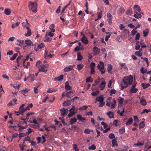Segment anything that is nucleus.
<instances>
[{
    "instance_id": "nucleus-26",
    "label": "nucleus",
    "mask_w": 151,
    "mask_h": 151,
    "mask_svg": "<svg viewBox=\"0 0 151 151\" xmlns=\"http://www.w3.org/2000/svg\"><path fill=\"white\" fill-rule=\"evenodd\" d=\"M70 113L68 114V116L69 117H70L74 115L76 113H77V111H72V110H70Z\"/></svg>"
},
{
    "instance_id": "nucleus-13",
    "label": "nucleus",
    "mask_w": 151,
    "mask_h": 151,
    "mask_svg": "<svg viewBox=\"0 0 151 151\" xmlns=\"http://www.w3.org/2000/svg\"><path fill=\"white\" fill-rule=\"evenodd\" d=\"M107 17H108L107 21L109 23L111 24L112 23V16L111 14L109 12L107 13Z\"/></svg>"
},
{
    "instance_id": "nucleus-33",
    "label": "nucleus",
    "mask_w": 151,
    "mask_h": 151,
    "mask_svg": "<svg viewBox=\"0 0 151 151\" xmlns=\"http://www.w3.org/2000/svg\"><path fill=\"white\" fill-rule=\"evenodd\" d=\"M11 10L9 9H5L4 12L6 15H9L11 14Z\"/></svg>"
},
{
    "instance_id": "nucleus-9",
    "label": "nucleus",
    "mask_w": 151,
    "mask_h": 151,
    "mask_svg": "<svg viewBox=\"0 0 151 151\" xmlns=\"http://www.w3.org/2000/svg\"><path fill=\"white\" fill-rule=\"evenodd\" d=\"M101 79L102 80V81L101 82L99 87L101 90H102L104 88L106 83L104 78H101Z\"/></svg>"
},
{
    "instance_id": "nucleus-27",
    "label": "nucleus",
    "mask_w": 151,
    "mask_h": 151,
    "mask_svg": "<svg viewBox=\"0 0 151 151\" xmlns=\"http://www.w3.org/2000/svg\"><path fill=\"white\" fill-rule=\"evenodd\" d=\"M65 88L67 90H70L72 89V87L69 85L68 81H66L65 83Z\"/></svg>"
},
{
    "instance_id": "nucleus-15",
    "label": "nucleus",
    "mask_w": 151,
    "mask_h": 151,
    "mask_svg": "<svg viewBox=\"0 0 151 151\" xmlns=\"http://www.w3.org/2000/svg\"><path fill=\"white\" fill-rule=\"evenodd\" d=\"M47 35V32H46L45 37V39L44 41L45 42H51L52 40V38H50Z\"/></svg>"
},
{
    "instance_id": "nucleus-30",
    "label": "nucleus",
    "mask_w": 151,
    "mask_h": 151,
    "mask_svg": "<svg viewBox=\"0 0 151 151\" xmlns=\"http://www.w3.org/2000/svg\"><path fill=\"white\" fill-rule=\"evenodd\" d=\"M17 99H13L12 100L10 101L9 103L8 104V106L9 105L12 106L13 105H14L16 104V102H17Z\"/></svg>"
},
{
    "instance_id": "nucleus-56",
    "label": "nucleus",
    "mask_w": 151,
    "mask_h": 151,
    "mask_svg": "<svg viewBox=\"0 0 151 151\" xmlns=\"http://www.w3.org/2000/svg\"><path fill=\"white\" fill-rule=\"evenodd\" d=\"M87 108L88 106H87L85 105L80 107V108L78 109V110L81 111H82L86 109Z\"/></svg>"
},
{
    "instance_id": "nucleus-2",
    "label": "nucleus",
    "mask_w": 151,
    "mask_h": 151,
    "mask_svg": "<svg viewBox=\"0 0 151 151\" xmlns=\"http://www.w3.org/2000/svg\"><path fill=\"white\" fill-rule=\"evenodd\" d=\"M28 8L29 11L36 13L37 11V4L36 2L29 1V2Z\"/></svg>"
},
{
    "instance_id": "nucleus-17",
    "label": "nucleus",
    "mask_w": 151,
    "mask_h": 151,
    "mask_svg": "<svg viewBox=\"0 0 151 151\" xmlns=\"http://www.w3.org/2000/svg\"><path fill=\"white\" fill-rule=\"evenodd\" d=\"M25 42L27 45L28 46H34L32 42L30 40H26L25 41Z\"/></svg>"
},
{
    "instance_id": "nucleus-57",
    "label": "nucleus",
    "mask_w": 151,
    "mask_h": 151,
    "mask_svg": "<svg viewBox=\"0 0 151 151\" xmlns=\"http://www.w3.org/2000/svg\"><path fill=\"white\" fill-rule=\"evenodd\" d=\"M73 149L75 151H79V150L78 147H77V145L76 144H73Z\"/></svg>"
},
{
    "instance_id": "nucleus-58",
    "label": "nucleus",
    "mask_w": 151,
    "mask_h": 151,
    "mask_svg": "<svg viewBox=\"0 0 151 151\" xmlns=\"http://www.w3.org/2000/svg\"><path fill=\"white\" fill-rule=\"evenodd\" d=\"M96 66L95 63H94L91 62L90 65L91 69H94Z\"/></svg>"
},
{
    "instance_id": "nucleus-38",
    "label": "nucleus",
    "mask_w": 151,
    "mask_h": 151,
    "mask_svg": "<svg viewBox=\"0 0 151 151\" xmlns=\"http://www.w3.org/2000/svg\"><path fill=\"white\" fill-rule=\"evenodd\" d=\"M27 33L25 34V35L26 36H29L31 35V30L29 28H28V29H27Z\"/></svg>"
},
{
    "instance_id": "nucleus-51",
    "label": "nucleus",
    "mask_w": 151,
    "mask_h": 151,
    "mask_svg": "<svg viewBox=\"0 0 151 151\" xmlns=\"http://www.w3.org/2000/svg\"><path fill=\"white\" fill-rule=\"evenodd\" d=\"M145 126V124L144 122H140L139 126L140 129L144 128Z\"/></svg>"
},
{
    "instance_id": "nucleus-52",
    "label": "nucleus",
    "mask_w": 151,
    "mask_h": 151,
    "mask_svg": "<svg viewBox=\"0 0 151 151\" xmlns=\"http://www.w3.org/2000/svg\"><path fill=\"white\" fill-rule=\"evenodd\" d=\"M119 132L120 134H122L125 132V128L123 127L119 129Z\"/></svg>"
},
{
    "instance_id": "nucleus-6",
    "label": "nucleus",
    "mask_w": 151,
    "mask_h": 151,
    "mask_svg": "<svg viewBox=\"0 0 151 151\" xmlns=\"http://www.w3.org/2000/svg\"><path fill=\"white\" fill-rule=\"evenodd\" d=\"M119 27L121 30L124 29V31L123 32V34H125L124 37L125 38H127V35L129 34V31L125 29V27L123 25V24H120L119 26Z\"/></svg>"
},
{
    "instance_id": "nucleus-10",
    "label": "nucleus",
    "mask_w": 151,
    "mask_h": 151,
    "mask_svg": "<svg viewBox=\"0 0 151 151\" xmlns=\"http://www.w3.org/2000/svg\"><path fill=\"white\" fill-rule=\"evenodd\" d=\"M81 40L83 43L85 45H87L88 43V40L85 35H83V36L81 39Z\"/></svg>"
},
{
    "instance_id": "nucleus-23",
    "label": "nucleus",
    "mask_w": 151,
    "mask_h": 151,
    "mask_svg": "<svg viewBox=\"0 0 151 151\" xmlns=\"http://www.w3.org/2000/svg\"><path fill=\"white\" fill-rule=\"evenodd\" d=\"M106 114L110 119H112L114 117V113L112 111H109L108 112L106 113Z\"/></svg>"
},
{
    "instance_id": "nucleus-25",
    "label": "nucleus",
    "mask_w": 151,
    "mask_h": 151,
    "mask_svg": "<svg viewBox=\"0 0 151 151\" xmlns=\"http://www.w3.org/2000/svg\"><path fill=\"white\" fill-rule=\"evenodd\" d=\"M24 43V41L23 40H17V41L16 42V44L20 46L21 45L23 44Z\"/></svg>"
},
{
    "instance_id": "nucleus-64",
    "label": "nucleus",
    "mask_w": 151,
    "mask_h": 151,
    "mask_svg": "<svg viewBox=\"0 0 151 151\" xmlns=\"http://www.w3.org/2000/svg\"><path fill=\"white\" fill-rule=\"evenodd\" d=\"M109 137L110 139H114L115 137V136L114 134L111 133L109 134Z\"/></svg>"
},
{
    "instance_id": "nucleus-7",
    "label": "nucleus",
    "mask_w": 151,
    "mask_h": 151,
    "mask_svg": "<svg viewBox=\"0 0 151 151\" xmlns=\"http://www.w3.org/2000/svg\"><path fill=\"white\" fill-rule=\"evenodd\" d=\"M137 84V82L136 81H135L134 82L133 85H132V87L131 88L130 90V91L131 93H135L137 92L138 90V89L135 88Z\"/></svg>"
},
{
    "instance_id": "nucleus-14",
    "label": "nucleus",
    "mask_w": 151,
    "mask_h": 151,
    "mask_svg": "<svg viewBox=\"0 0 151 151\" xmlns=\"http://www.w3.org/2000/svg\"><path fill=\"white\" fill-rule=\"evenodd\" d=\"M93 50L94 52V55H98L100 53V49L96 46L94 47L93 48Z\"/></svg>"
},
{
    "instance_id": "nucleus-48",
    "label": "nucleus",
    "mask_w": 151,
    "mask_h": 151,
    "mask_svg": "<svg viewBox=\"0 0 151 151\" xmlns=\"http://www.w3.org/2000/svg\"><path fill=\"white\" fill-rule=\"evenodd\" d=\"M106 34H109V35H106L105 37V40L106 41H107L108 40L109 38L110 37L111 35V34H110L111 32H106Z\"/></svg>"
},
{
    "instance_id": "nucleus-39",
    "label": "nucleus",
    "mask_w": 151,
    "mask_h": 151,
    "mask_svg": "<svg viewBox=\"0 0 151 151\" xmlns=\"http://www.w3.org/2000/svg\"><path fill=\"white\" fill-rule=\"evenodd\" d=\"M132 11L131 8L128 9L126 12V14L127 15H130L132 14Z\"/></svg>"
},
{
    "instance_id": "nucleus-63",
    "label": "nucleus",
    "mask_w": 151,
    "mask_h": 151,
    "mask_svg": "<svg viewBox=\"0 0 151 151\" xmlns=\"http://www.w3.org/2000/svg\"><path fill=\"white\" fill-rule=\"evenodd\" d=\"M96 149V147L94 145H92L91 146L88 147V149L89 150H94Z\"/></svg>"
},
{
    "instance_id": "nucleus-35",
    "label": "nucleus",
    "mask_w": 151,
    "mask_h": 151,
    "mask_svg": "<svg viewBox=\"0 0 151 151\" xmlns=\"http://www.w3.org/2000/svg\"><path fill=\"white\" fill-rule=\"evenodd\" d=\"M77 121V119L76 118H72L70 119V121L69 124L72 125L75 123Z\"/></svg>"
},
{
    "instance_id": "nucleus-31",
    "label": "nucleus",
    "mask_w": 151,
    "mask_h": 151,
    "mask_svg": "<svg viewBox=\"0 0 151 151\" xmlns=\"http://www.w3.org/2000/svg\"><path fill=\"white\" fill-rule=\"evenodd\" d=\"M57 91V90L55 89L54 88H49L47 91V93H51L53 92H55Z\"/></svg>"
},
{
    "instance_id": "nucleus-62",
    "label": "nucleus",
    "mask_w": 151,
    "mask_h": 151,
    "mask_svg": "<svg viewBox=\"0 0 151 151\" xmlns=\"http://www.w3.org/2000/svg\"><path fill=\"white\" fill-rule=\"evenodd\" d=\"M18 55V54L17 53H15L14 54L13 56L11 58H10V60H14L17 57Z\"/></svg>"
},
{
    "instance_id": "nucleus-37",
    "label": "nucleus",
    "mask_w": 151,
    "mask_h": 151,
    "mask_svg": "<svg viewBox=\"0 0 151 151\" xmlns=\"http://www.w3.org/2000/svg\"><path fill=\"white\" fill-rule=\"evenodd\" d=\"M77 68L78 71H80L84 67V65L82 63L79 64L77 65Z\"/></svg>"
},
{
    "instance_id": "nucleus-50",
    "label": "nucleus",
    "mask_w": 151,
    "mask_h": 151,
    "mask_svg": "<svg viewBox=\"0 0 151 151\" xmlns=\"http://www.w3.org/2000/svg\"><path fill=\"white\" fill-rule=\"evenodd\" d=\"M119 65L121 67H123L125 69H128V68L125 63H119Z\"/></svg>"
},
{
    "instance_id": "nucleus-4",
    "label": "nucleus",
    "mask_w": 151,
    "mask_h": 151,
    "mask_svg": "<svg viewBox=\"0 0 151 151\" xmlns=\"http://www.w3.org/2000/svg\"><path fill=\"white\" fill-rule=\"evenodd\" d=\"M97 67L102 74H104L105 71L104 69V64L103 62L100 61L99 63L98 64Z\"/></svg>"
},
{
    "instance_id": "nucleus-44",
    "label": "nucleus",
    "mask_w": 151,
    "mask_h": 151,
    "mask_svg": "<svg viewBox=\"0 0 151 151\" xmlns=\"http://www.w3.org/2000/svg\"><path fill=\"white\" fill-rule=\"evenodd\" d=\"M134 54L138 56L141 57L142 55V53L141 51H139L135 52Z\"/></svg>"
},
{
    "instance_id": "nucleus-21",
    "label": "nucleus",
    "mask_w": 151,
    "mask_h": 151,
    "mask_svg": "<svg viewBox=\"0 0 151 151\" xmlns=\"http://www.w3.org/2000/svg\"><path fill=\"white\" fill-rule=\"evenodd\" d=\"M112 147H117L118 146V145L117 143V140L116 139H113L112 141Z\"/></svg>"
},
{
    "instance_id": "nucleus-8",
    "label": "nucleus",
    "mask_w": 151,
    "mask_h": 151,
    "mask_svg": "<svg viewBox=\"0 0 151 151\" xmlns=\"http://www.w3.org/2000/svg\"><path fill=\"white\" fill-rule=\"evenodd\" d=\"M25 104H23L21 105L19 108V111H15V113H19L20 114H22L24 112L26 111V108H24V107L25 106Z\"/></svg>"
},
{
    "instance_id": "nucleus-61",
    "label": "nucleus",
    "mask_w": 151,
    "mask_h": 151,
    "mask_svg": "<svg viewBox=\"0 0 151 151\" xmlns=\"http://www.w3.org/2000/svg\"><path fill=\"white\" fill-rule=\"evenodd\" d=\"M99 93V91H97L94 92H92L91 93V95L93 96H97Z\"/></svg>"
},
{
    "instance_id": "nucleus-46",
    "label": "nucleus",
    "mask_w": 151,
    "mask_h": 151,
    "mask_svg": "<svg viewBox=\"0 0 151 151\" xmlns=\"http://www.w3.org/2000/svg\"><path fill=\"white\" fill-rule=\"evenodd\" d=\"M142 86L144 89H145L149 87L150 86L149 83H143L142 84Z\"/></svg>"
},
{
    "instance_id": "nucleus-43",
    "label": "nucleus",
    "mask_w": 151,
    "mask_h": 151,
    "mask_svg": "<svg viewBox=\"0 0 151 151\" xmlns=\"http://www.w3.org/2000/svg\"><path fill=\"white\" fill-rule=\"evenodd\" d=\"M71 101L70 100L65 101L63 103V106H66L71 104Z\"/></svg>"
},
{
    "instance_id": "nucleus-59",
    "label": "nucleus",
    "mask_w": 151,
    "mask_h": 151,
    "mask_svg": "<svg viewBox=\"0 0 151 151\" xmlns=\"http://www.w3.org/2000/svg\"><path fill=\"white\" fill-rule=\"evenodd\" d=\"M30 122L31 123H34V124H36L38 126H40V124L37 123L35 119H33L32 122L30 121Z\"/></svg>"
},
{
    "instance_id": "nucleus-29",
    "label": "nucleus",
    "mask_w": 151,
    "mask_h": 151,
    "mask_svg": "<svg viewBox=\"0 0 151 151\" xmlns=\"http://www.w3.org/2000/svg\"><path fill=\"white\" fill-rule=\"evenodd\" d=\"M140 103L141 105L144 106H146L147 104L146 101L143 98H141L140 99Z\"/></svg>"
},
{
    "instance_id": "nucleus-22",
    "label": "nucleus",
    "mask_w": 151,
    "mask_h": 151,
    "mask_svg": "<svg viewBox=\"0 0 151 151\" xmlns=\"http://www.w3.org/2000/svg\"><path fill=\"white\" fill-rule=\"evenodd\" d=\"M77 118L78 120L81 121L83 122H84V121L86 120L85 119L82 117V115L80 114L77 115Z\"/></svg>"
},
{
    "instance_id": "nucleus-5",
    "label": "nucleus",
    "mask_w": 151,
    "mask_h": 151,
    "mask_svg": "<svg viewBox=\"0 0 151 151\" xmlns=\"http://www.w3.org/2000/svg\"><path fill=\"white\" fill-rule=\"evenodd\" d=\"M40 68L38 69V72H41L46 73L48 70L47 68L49 67V65L42 64L40 66Z\"/></svg>"
},
{
    "instance_id": "nucleus-12",
    "label": "nucleus",
    "mask_w": 151,
    "mask_h": 151,
    "mask_svg": "<svg viewBox=\"0 0 151 151\" xmlns=\"http://www.w3.org/2000/svg\"><path fill=\"white\" fill-rule=\"evenodd\" d=\"M60 111L62 116H64L67 114L68 109H67L63 108L62 109H60Z\"/></svg>"
},
{
    "instance_id": "nucleus-3",
    "label": "nucleus",
    "mask_w": 151,
    "mask_h": 151,
    "mask_svg": "<svg viewBox=\"0 0 151 151\" xmlns=\"http://www.w3.org/2000/svg\"><path fill=\"white\" fill-rule=\"evenodd\" d=\"M104 98L103 95H101L96 98L95 103H96L98 102L99 103V107H102L104 105L105 103L104 102Z\"/></svg>"
},
{
    "instance_id": "nucleus-24",
    "label": "nucleus",
    "mask_w": 151,
    "mask_h": 151,
    "mask_svg": "<svg viewBox=\"0 0 151 151\" xmlns=\"http://www.w3.org/2000/svg\"><path fill=\"white\" fill-rule=\"evenodd\" d=\"M124 99L121 97H119L118 99V102L119 104L118 106V107L120 106H122L123 104Z\"/></svg>"
},
{
    "instance_id": "nucleus-16",
    "label": "nucleus",
    "mask_w": 151,
    "mask_h": 151,
    "mask_svg": "<svg viewBox=\"0 0 151 151\" xmlns=\"http://www.w3.org/2000/svg\"><path fill=\"white\" fill-rule=\"evenodd\" d=\"M133 9L134 10V12H139V13L141 14L140 11H141V9L140 8L139 6L137 5H135L134 6Z\"/></svg>"
},
{
    "instance_id": "nucleus-20",
    "label": "nucleus",
    "mask_w": 151,
    "mask_h": 151,
    "mask_svg": "<svg viewBox=\"0 0 151 151\" xmlns=\"http://www.w3.org/2000/svg\"><path fill=\"white\" fill-rule=\"evenodd\" d=\"M116 103V101L114 99L113 100L112 102L110 104V107H109L110 109H112L115 108Z\"/></svg>"
},
{
    "instance_id": "nucleus-54",
    "label": "nucleus",
    "mask_w": 151,
    "mask_h": 151,
    "mask_svg": "<svg viewBox=\"0 0 151 151\" xmlns=\"http://www.w3.org/2000/svg\"><path fill=\"white\" fill-rule=\"evenodd\" d=\"M147 70L145 69L144 67H142L140 69L141 72L142 74H145L146 73Z\"/></svg>"
},
{
    "instance_id": "nucleus-19",
    "label": "nucleus",
    "mask_w": 151,
    "mask_h": 151,
    "mask_svg": "<svg viewBox=\"0 0 151 151\" xmlns=\"http://www.w3.org/2000/svg\"><path fill=\"white\" fill-rule=\"evenodd\" d=\"M22 26L24 29L26 28L27 29H28V28H29V24L27 21L26 22L22 23Z\"/></svg>"
},
{
    "instance_id": "nucleus-28",
    "label": "nucleus",
    "mask_w": 151,
    "mask_h": 151,
    "mask_svg": "<svg viewBox=\"0 0 151 151\" xmlns=\"http://www.w3.org/2000/svg\"><path fill=\"white\" fill-rule=\"evenodd\" d=\"M112 99L111 97H110L108 98L106 100V105L108 106V107H110L111 104V102L110 101Z\"/></svg>"
},
{
    "instance_id": "nucleus-49",
    "label": "nucleus",
    "mask_w": 151,
    "mask_h": 151,
    "mask_svg": "<svg viewBox=\"0 0 151 151\" xmlns=\"http://www.w3.org/2000/svg\"><path fill=\"white\" fill-rule=\"evenodd\" d=\"M124 112V108H122V111H120V110H118L117 111V113L118 114H119V115L120 116H122L123 115V114Z\"/></svg>"
},
{
    "instance_id": "nucleus-1",
    "label": "nucleus",
    "mask_w": 151,
    "mask_h": 151,
    "mask_svg": "<svg viewBox=\"0 0 151 151\" xmlns=\"http://www.w3.org/2000/svg\"><path fill=\"white\" fill-rule=\"evenodd\" d=\"M133 81V77L132 75H130L124 77L122 79V82L120 83L121 90H123L124 88L131 85Z\"/></svg>"
},
{
    "instance_id": "nucleus-32",
    "label": "nucleus",
    "mask_w": 151,
    "mask_h": 151,
    "mask_svg": "<svg viewBox=\"0 0 151 151\" xmlns=\"http://www.w3.org/2000/svg\"><path fill=\"white\" fill-rule=\"evenodd\" d=\"M149 33V30L148 29H146L143 32V36L145 37L147 36Z\"/></svg>"
},
{
    "instance_id": "nucleus-55",
    "label": "nucleus",
    "mask_w": 151,
    "mask_h": 151,
    "mask_svg": "<svg viewBox=\"0 0 151 151\" xmlns=\"http://www.w3.org/2000/svg\"><path fill=\"white\" fill-rule=\"evenodd\" d=\"M20 149L21 151H24V148L26 147V146L24 145L20 144L19 145Z\"/></svg>"
},
{
    "instance_id": "nucleus-34",
    "label": "nucleus",
    "mask_w": 151,
    "mask_h": 151,
    "mask_svg": "<svg viewBox=\"0 0 151 151\" xmlns=\"http://www.w3.org/2000/svg\"><path fill=\"white\" fill-rule=\"evenodd\" d=\"M133 121V119L132 118H130L128 121L126 123L127 126H128L131 124Z\"/></svg>"
},
{
    "instance_id": "nucleus-41",
    "label": "nucleus",
    "mask_w": 151,
    "mask_h": 151,
    "mask_svg": "<svg viewBox=\"0 0 151 151\" xmlns=\"http://www.w3.org/2000/svg\"><path fill=\"white\" fill-rule=\"evenodd\" d=\"M55 26V25L54 24H51L49 27V29L50 30L51 32H55V29L54 28Z\"/></svg>"
},
{
    "instance_id": "nucleus-60",
    "label": "nucleus",
    "mask_w": 151,
    "mask_h": 151,
    "mask_svg": "<svg viewBox=\"0 0 151 151\" xmlns=\"http://www.w3.org/2000/svg\"><path fill=\"white\" fill-rule=\"evenodd\" d=\"M97 13L98 19H101L102 16V12L101 11L100 12H98Z\"/></svg>"
},
{
    "instance_id": "nucleus-45",
    "label": "nucleus",
    "mask_w": 151,
    "mask_h": 151,
    "mask_svg": "<svg viewBox=\"0 0 151 151\" xmlns=\"http://www.w3.org/2000/svg\"><path fill=\"white\" fill-rule=\"evenodd\" d=\"M77 60H81L83 59V57L81 55V54L80 52H78L77 55Z\"/></svg>"
},
{
    "instance_id": "nucleus-11",
    "label": "nucleus",
    "mask_w": 151,
    "mask_h": 151,
    "mask_svg": "<svg viewBox=\"0 0 151 151\" xmlns=\"http://www.w3.org/2000/svg\"><path fill=\"white\" fill-rule=\"evenodd\" d=\"M74 66L72 65H70L68 66L65 68L63 69L64 71L65 72H69L71 70H73Z\"/></svg>"
},
{
    "instance_id": "nucleus-42",
    "label": "nucleus",
    "mask_w": 151,
    "mask_h": 151,
    "mask_svg": "<svg viewBox=\"0 0 151 151\" xmlns=\"http://www.w3.org/2000/svg\"><path fill=\"white\" fill-rule=\"evenodd\" d=\"M20 24V22H18L12 24V28L13 29H14L15 28L18 26Z\"/></svg>"
},
{
    "instance_id": "nucleus-40",
    "label": "nucleus",
    "mask_w": 151,
    "mask_h": 151,
    "mask_svg": "<svg viewBox=\"0 0 151 151\" xmlns=\"http://www.w3.org/2000/svg\"><path fill=\"white\" fill-rule=\"evenodd\" d=\"M135 14H134V17L138 19L139 18H141L142 17V15L140 14H139L137 12H134Z\"/></svg>"
},
{
    "instance_id": "nucleus-18",
    "label": "nucleus",
    "mask_w": 151,
    "mask_h": 151,
    "mask_svg": "<svg viewBox=\"0 0 151 151\" xmlns=\"http://www.w3.org/2000/svg\"><path fill=\"white\" fill-rule=\"evenodd\" d=\"M64 78V75H61L60 76H58L57 77L55 78H54V81H62Z\"/></svg>"
},
{
    "instance_id": "nucleus-36",
    "label": "nucleus",
    "mask_w": 151,
    "mask_h": 151,
    "mask_svg": "<svg viewBox=\"0 0 151 151\" xmlns=\"http://www.w3.org/2000/svg\"><path fill=\"white\" fill-rule=\"evenodd\" d=\"M107 70L109 73H111L112 69V66L110 64L107 65Z\"/></svg>"
},
{
    "instance_id": "nucleus-47",
    "label": "nucleus",
    "mask_w": 151,
    "mask_h": 151,
    "mask_svg": "<svg viewBox=\"0 0 151 151\" xmlns=\"http://www.w3.org/2000/svg\"><path fill=\"white\" fill-rule=\"evenodd\" d=\"M37 47L39 48V49H41L44 47H45V44L42 42L39 44H37Z\"/></svg>"
},
{
    "instance_id": "nucleus-53",
    "label": "nucleus",
    "mask_w": 151,
    "mask_h": 151,
    "mask_svg": "<svg viewBox=\"0 0 151 151\" xmlns=\"http://www.w3.org/2000/svg\"><path fill=\"white\" fill-rule=\"evenodd\" d=\"M29 91L28 89L27 88H25L24 90H21L20 92H21L24 95H25V93H27Z\"/></svg>"
}]
</instances>
